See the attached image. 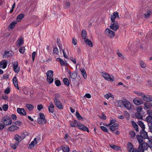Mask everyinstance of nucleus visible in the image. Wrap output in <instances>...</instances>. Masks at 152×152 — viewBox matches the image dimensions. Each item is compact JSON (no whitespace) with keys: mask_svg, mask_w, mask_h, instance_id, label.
<instances>
[{"mask_svg":"<svg viewBox=\"0 0 152 152\" xmlns=\"http://www.w3.org/2000/svg\"><path fill=\"white\" fill-rule=\"evenodd\" d=\"M85 41L86 45L91 47H93V44L91 41L88 39H85Z\"/></svg>","mask_w":152,"mask_h":152,"instance_id":"72a5a7b5","label":"nucleus"},{"mask_svg":"<svg viewBox=\"0 0 152 152\" xmlns=\"http://www.w3.org/2000/svg\"><path fill=\"white\" fill-rule=\"evenodd\" d=\"M10 88H9L8 87L5 89L4 91V93L6 94H8L10 92Z\"/></svg>","mask_w":152,"mask_h":152,"instance_id":"4d7b16f0","label":"nucleus"},{"mask_svg":"<svg viewBox=\"0 0 152 152\" xmlns=\"http://www.w3.org/2000/svg\"><path fill=\"white\" fill-rule=\"evenodd\" d=\"M112 96H113L110 93H108L104 95V97L107 99H108L110 97H113Z\"/></svg>","mask_w":152,"mask_h":152,"instance_id":"8fccbe9b","label":"nucleus"},{"mask_svg":"<svg viewBox=\"0 0 152 152\" xmlns=\"http://www.w3.org/2000/svg\"><path fill=\"white\" fill-rule=\"evenodd\" d=\"M39 117L37 119V121L39 124H44L46 123V120L43 113H40L39 114Z\"/></svg>","mask_w":152,"mask_h":152,"instance_id":"39448f33","label":"nucleus"},{"mask_svg":"<svg viewBox=\"0 0 152 152\" xmlns=\"http://www.w3.org/2000/svg\"><path fill=\"white\" fill-rule=\"evenodd\" d=\"M77 41L75 38H73L72 40V43L74 45H76L77 44Z\"/></svg>","mask_w":152,"mask_h":152,"instance_id":"0e129e2a","label":"nucleus"},{"mask_svg":"<svg viewBox=\"0 0 152 152\" xmlns=\"http://www.w3.org/2000/svg\"><path fill=\"white\" fill-rule=\"evenodd\" d=\"M80 70L82 73V75L84 79H86L87 77V76L86 71L84 68L80 69Z\"/></svg>","mask_w":152,"mask_h":152,"instance_id":"a878e982","label":"nucleus"},{"mask_svg":"<svg viewBox=\"0 0 152 152\" xmlns=\"http://www.w3.org/2000/svg\"><path fill=\"white\" fill-rule=\"evenodd\" d=\"M14 139L17 142V143H19L22 140V139L21 136L18 134H16L15 135Z\"/></svg>","mask_w":152,"mask_h":152,"instance_id":"a211bd4d","label":"nucleus"},{"mask_svg":"<svg viewBox=\"0 0 152 152\" xmlns=\"http://www.w3.org/2000/svg\"><path fill=\"white\" fill-rule=\"evenodd\" d=\"M17 112L20 115H26V112L23 108H18Z\"/></svg>","mask_w":152,"mask_h":152,"instance_id":"dca6fc26","label":"nucleus"},{"mask_svg":"<svg viewBox=\"0 0 152 152\" xmlns=\"http://www.w3.org/2000/svg\"><path fill=\"white\" fill-rule=\"evenodd\" d=\"M17 45L19 46L21 45L23 43V38H20L17 40Z\"/></svg>","mask_w":152,"mask_h":152,"instance_id":"7c9ffc66","label":"nucleus"},{"mask_svg":"<svg viewBox=\"0 0 152 152\" xmlns=\"http://www.w3.org/2000/svg\"><path fill=\"white\" fill-rule=\"evenodd\" d=\"M117 17L118 18H120L118 13L117 12H115L111 14V16L110 19L112 22L116 21L115 20V19Z\"/></svg>","mask_w":152,"mask_h":152,"instance_id":"9d476101","label":"nucleus"},{"mask_svg":"<svg viewBox=\"0 0 152 152\" xmlns=\"http://www.w3.org/2000/svg\"><path fill=\"white\" fill-rule=\"evenodd\" d=\"M129 134L130 135V137L131 138H133L135 136V133L134 131H130Z\"/></svg>","mask_w":152,"mask_h":152,"instance_id":"37998d69","label":"nucleus"},{"mask_svg":"<svg viewBox=\"0 0 152 152\" xmlns=\"http://www.w3.org/2000/svg\"><path fill=\"white\" fill-rule=\"evenodd\" d=\"M62 149L63 152H69V148L68 146L66 145L62 148Z\"/></svg>","mask_w":152,"mask_h":152,"instance_id":"473e14b6","label":"nucleus"},{"mask_svg":"<svg viewBox=\"0 0 152 152\" xmlns=\"http://www.w3.org/2000/svg\"><path fill=\"white\" fill-rule=\"evenodd\" d=\"M60 98V96L58 94H56L53 100L55 104L57 107L60 109H63V106L61 102V101L59 100V99Z\"/></svg>","mask_w":152,"mask_h":152,"instance_id":"f03ea898","label":"nucleus"},{"mask_svg":"<svg viewBox=\"0 0 152 152\" xmlns=\"http://www.w3.org/2000/svg\"><path fill=\"white\" fill-rule=\"evenodd\" d=\"M141 95L143 100L147 102H152V96L149 95L145 96L141 93Z\"/></svg>","mask_w":152,"mask_h":152,"instance_id":"9b49d317","label":"nucleus"},{"mask_svg":"<svg viewBox=\"0 0 152 152\" xmlns=\"http://www.w3.org/2000/svg\"><path fill=\"white\" fill-rule=\"evenodd\" d=\"M104 32L106 35L111 38H113L115 35V32L108 28L105 29Z\"/></svg>","mask_w":152,"mask_h":152,"instance_id":"6e6552de","label":"nucleus"},{"mask_svg":"<svg viewBox=\"0 0 152 152\" xmlns=\"http://www.w3.org/2000/svg\"><path fill=\"white\" fill-rule=\"evenodd\" d=\"M148 148V144L146 142H142L138 146V149L140 152H144V150Z\"/></svg>","mask_w":152,"mask_h":152,"instance_id":"1a4fd4ad","label":"nucleus"},{"mask_svg":"<svg viewBox=\"0 0 152 152\" xmlns=\"http://www.w3.org/2000/svg\"><path fill=\"white\" fill-rule=\"evenodd\" d=\"M12 81L14 86L17 88V89L19 90V88L18 86V80L16 76H14L13 77L12 79Z\"/></svg>","mask_w":152,"mask_h":152,"instance_id":"aec40b11","label":"nucleus"},{"mask_svg":"<svg viewBox=\"0 0 152 152\" xmlns=\"http://www.w3.org/2000/svg\"><path fill=\"white\" fill-rule=\"evenodd\" d=\"M35 145V144L32 142H31L29 145L28 148L29 149H31L33 148Z\"/></svg>","mask_w":152,"mask_h":152,"instance_id":"5fc2aeb1","label":"nucleus"},{"mask_svg":"<svg viewBox=\"0 0 152 152\" xmlns=\"http://www.w3.org/2000/svg\"><path fill=\"white\" fill-rule=\"evenodd\" d=\"M76 116L77 118L79 120L83 121V118L81 117L78 111H77L76 113Z\"/></svg>","mask_w":152,"mask_h":152,"instance_id":"e433bc0d","label":"nucleus"},{"mask_svg":"<svg viewBox=\"0 0 152 152\" xmlns=\"http://www.w3.org/2000/svg\"><path fill=\"white\" fill-rule=\"evenodd\" d=\"M78 128L83 131H87L88 132H89L88 128L85 125L80 124V125H79Z\"/></svg>","mask_w":152,"mask_h":152,"instance_id":"f3484780","label":"nucleus"},{"mask_svg":"<svg viewBox=\"0 0 152 152\" xmlns=\"http://www.w3.org/2000/svg\"><path fill=\"white\" fill-rule=\"evenodd\" d=\"M26 107L30 111L32 110L34 108V106L30 104H26Z\"/></svg>","mask_w":152,"mask_h":152,"instance_id":"c9c22d12","label":"nucleus"},{"mask_svg":"<svg viewBox=\"0 0 152 152\" xmlns=\"http://www.w3.org/2000/svg\"><path fill=\"white\" fill-rule=\"evenodd\" d=\"M117 106L119 107H125L128 110H130L132 107L130 103L127 100L124 99L123 100H119L117 101Z\"/></svg>","mask_w":152,"mask_h":152,"instance_id":"f257e3e1","label":"nucleus"},{"mask_svg":"<svg viewBox=\"0 0 152 152\" xmlns=\"http://www.w3.org/2000/svg\"><path fill=\"white\" fill-rule=\"evenodd\" d=\"M9 74H6L3 75L2 77V78L4 79H6L9 78Z\"/></svg>","mask_w":152,"mask_h":152,"instance_id":"680f3d73","label":"nucleus"},{"mask_svg":"<svg viewBox=\"0 0 152 152\" xmlns=\"http://www.w3.org/2000/svg\"><path fill=\"white\" fill-rule=\"evenodd\" d=\"M18 62L16 61L13 65V69L14 71L16 73H18L20 71V67H18Z\"/></svg>","mask_w":152,"mask_h":152,"instance_id":"ddd939ff","label":"nucleus"},{"mask_svg":"<svg viewBox=\"0 0 152 152\" xmlns=\"http://www.w3.org/2000/svg\"><path fill=\"white\" fill-rule=\"evenodd\" d=\"M132 124L133 127L135 129L136 131L137 132H139L138 126L136 123L133 121H132Z\"/></svg>","mask_w":152,"mask_h":152,"instance_id":"c85d7f7f","label":"nucleus"},{"mask_svg":"<svg viewBox=\"0 0 152 152\" xmlns=\"http://www.w3.org/2000/svg\"><path fill=\"white\" fill-rule=\"evenodd\" d=\"M138 124L141 128L142 129L141 130L144 131L145 129V126L143 123L142 121H139L138 122Z\"/></svg>","mask_w":152,"mask_h":152,"instance_id":"2f4dec72","label":"nucleus"},{"mask_svg":"<svg viewBox=\"0 0 152 152\" xmlns=\"http://www.w3.org/2000/svg\"><path fill=\"white\" fill-rule=\"evenodd\" d=\"M151 104L150 103L147 102L144 103V105L146 109H149L151 107Z\"/></svg>","mask_w":152,"mask_h":152,"instance_id":"49530a36","label":"nucleus"},{"mask_svg":"<svg viewBox=\"0 0 152 152\" xmlns=\"http://www.w3.org/2000/svg\"><path fill=\"white\" fill-rule=\"evenodd\" d=\"M11 147L14 149H15L18 145V143H16L15 144L11 143L10 144Z\"/></svg>","mask_w":152,"mask_h":152,"instance_id":"79ce46f5","label":"nucleus"},{"mask_svg":"<svg viewBox=\"0 0 152 152\" xmlns=\"http://www.w3.org/2000/svg\"><path fill=\"white\" fill-rule=\"evenodd\" d=\"M151 11L149 10L147 11L146 13L144 14L145 18H147L149 17L150 15Z\"/></svg>","mask_w":152,"mask_h":152,"instance_id":"603ef678","label":"nucleus"},{"mask_svg":"<svg viewBox=\"0 0 152 152\" xmlns=\"http://www.w3.org/2000/svg\"><path fill=\"white\" fill-rule=\"evenodd\" d=\"M101 128L103 131L107 133H108V131L106 127L104 126H101Z\"/></svg>","mask_w":152,"mask_h":152,"instance_id":"09e8293b","label":"nucleus"},{"mask_svg":"<svg viewBox=\"0 0 152 152\" xmlns=\"http://www.w3.org/2000/svg\"><path fill=\"white\" fill-rule=\"evenodd\" d=\"M54 106L52 102H50V106L48 107V110L50 113H53L54 111Z\"/></svg>","mask_w":152,"mask_h":152,"instance_id":"4be33fe9","label":"nucleus"},{"mask_svg":"<svg viewBox=\"0 0 152 152\" xmlns=\"http://www.w3.org/2000/svg\"><path fill=\"white\" fill-rule=\"evenodd\" d=\"M136 118L139 119H142V115L140 114V113H136L135 114Z\"/></svg>","mask_w":152,"mask_h":152,"instance_id":"ea45409f","label":"nucleus"},{"mask_svg":"<svg viewBox=\"0 0 152 152\" xmlns=\"http://www.w3.org/2000/svg\"><path fill=\"white\" fill-rule=\"evenodd\" d=\"M133 102L134 104L137 105H139L143 103L142 100L139 98L134 99Z\"/></svg>","mask_w":152,"mask_h":152,"instance_id":"2eb2a0df","label":"nucleus"},{"mask_svg":"<svg viewBox=\"0 0 152 152\" xmlns=\"http://www.w3.org/2000/svg\"><path fill=\"white\" fill-rule=\"evenodd\" d=\"M53 53L56 55H58L59 52L58 49L56 47L53 48Z\"/></svg>","mask_w":152,"mask_h":152,"instance_id":"de8ad7c7","label":"nucleus"},{"mask_svg":"<svg viewBox=\"0 0 152 152\" xmlns=\"http://www.w3.org/2000/svg\"><path fill=\"white\" fill-rule=\"evenodd\" d=\"M1 122L5 125H10L12 124L11 118L8 116H4L1 119Z\"/></svg>","mask_w":152,"mask_h":152,"instance_id":"20e7f679","label":"nucleus"},{"mask_svg":"<svg viewBox=\"0 0 152 152\" xmlns=\"http://www.w3.org/2000/svg\"><path fill=\"white\" fill-rule=\"evenodd\" d=\"M146 120L148 123V126L152 125V116L149 115L146 117Z\"/></svg>","mask_w":152,"mask_h":152,"instance_id":"5701e85b","label":"nucleus"},{"mask_svg":"<svg viewBox=\"0 0 152 152\" xmlns=\"http://www.w3.org/2000/svg\"><path fill=\"white\" fill-rule=\"evenodd\" d=\"M25 15L24 14L21 13L17 17L16 20L18 21H20L24 17Z\"/></svg>","mask_w":152,"mask_h":152,"instance_id":"c756f323","label":"nucleus"},{"mask_svg":"<svg viewBox=\"0 0 152 152\" xmlns=\"http://www.w3.org/2000/svg\"><path fill=\"white\" fill-rule=\"evenodd\" d=\"M110 146L111 148L116 150H119L120 149V148L119 147L116 146L113 144H111L110 145Z\"/></svg>","mask_w":152,"mask_h":152,"instance_id":"f704fd0d","label":"nucleus"},{"mask_svg":"<svg viewBox=\"0 0 152 152\" xmlns=\"http://www.w3.org/2000/svg\"><path fill=\"white\" fill-rule=\"evenodd\" d=\"M47 76V82L49 83H52L54 80L53 77V72L52 70H49L46 72Z\"/></svg>","mask_w":152,"mask_h":152,"instance_id":"7ed1b4c3","label":"nucleus"},{"mask_svg":"<svg viewBox=\"0 0 152 152\" xmlns=\"http://www.w3.org/2000/svg\"><path fill=\"white\" fill-rule=\"evenodd\" d=\"M103 74L102 76L106 80L112 82L114 81V79L113 75H110L107 73H104Z\"/></svg>","mask_w":152,"mask_h":152,"instance_id":"423d86ee","label":"nucleus"},{"mask_svg":"<svg viewBox=\"0 0 152 152\" xmlns=\"http://www.w3.org/2000/svg\"><path fill=\"white\" fill-rule=\"evenodd\" d=\"M25 51V49L24 47H21L19 49V52L20 53H23Z\"/></svg>","mask_w":152,"mask_h":152,"instance_id":"13d9d810","label":"nucleus"},{"mask_svg":"<svg viewBox=\"0 0 152 152\" xmlns=\"http://www.w3.org/2000/svg\"><path fill=\"white\" fill-rule=\"evenodd\" d=\"M136 137L140 144L142 143V142H144L143 140L144 139L143 137H141V135L138 134L136 135Z\"/></svg>","mask_w":152,"mask_h":152,"instance_id":"b1692460","label":"nucleus"},{"mask_svg":"<svg viewBox=\"0 0 152 152\" xmlns=\"http://www.w3.org/2000/svg\"><path fill=\"white\" fill-rule=\"evenodd\" d=\"M8 106L6 104H4L3 105V108L4 111H7L8 110Z\"/></svg>","mask_w":152,"mask_h":152,"instance_id":"864d4df0","label":"nucleus"},{"mask_svg":"<svg viewBox=\"0 0 152 152\" xmlns=\"http://www.w3.org/2000/svg\"><path fill=\"white\" fill-rule=\"evenodd\" d=\"M55 84L57 86H58L61 85V81L58 79L57 78H55L54 79Z\"/></svg>","mask_w":152,"mask_h":152,"instance_id":"58836bf2","label":"nucleus"},{"mask_svg":"<svg viewBox=\"0 0 152 152\" xmlns=\"http://www.w3.org/2000/svg\"><path fill=\"white\" fill-rule=\"evenodd\" d=\"M140 66L143 68H144L146 67V64L143 61H140Z\"/></svg>","mask_w":152,"mask_h":152,"instance_id":"a18cd8bd","label":"nucleus"},{"mask_svg":"<svg viewBox=\"0 0 152 152\" xmlns=\"http://www.w3.org/2000/svg\"><path fill=\"white\" fill-rule=\"evenodd\" d=\"M147 113L149 115H152V110L149 109L147 110Z\"/></svg>","mask_w":152,"mask_h":152,"instance_id":"774afa93","label":"nucleus"},{"mask_svg":"<svg viewBox=\"0 0 152 152\" xmlns=\"http://www.w3.org/2000/svg\"><path fill=\"white\" fill-rule=\"evenodd\" d=\"M8 61L7 60H4L0 62V68L2 69H5L7 66V63Z\"/></svg>","mask_w":152,"mask_h":152,"instance_id":"4468645a","label":"nucleus"},{"mask_svg":"<svg viewBox=\"0 0 152 152\" xmlns=\"http://www.w3.org/2000/svg\"><path fill=\"white\" fill-rule=\"evenodd\" d=\"M118 125L117 123L113 124L110 127V130L112 131L118 129Z\"/></svg>","mask_w":152,"mask_h":152,"instance_id":"6ab92c4d","label":"nucleus"},{"mask_svg":"<svg viewBox=\"0 0 152 152\" xmlns=\"http://www.w3.org/2000/svg\"><path fill=\"white\" fill-rule=\"evenodd\" d=\"M16 21L12 22L9 25V28L11 29H13L15 27V24L17 23Z\"/></svg>","mask_w":152,"mask_h":152,"instance_id":"cd10ccee","label":"nucleus"},{"mask_svg":"<svg viewBox=\"0 0 152 152\" xmlns=\"http://www.w3.org/2000/svg\"><path fill=\"white\" fill-rule=\"evenodd\" d=\"M140 135L141 136V137L143 138L144 139H149V137L148 135L147 132L144 130V131L142 130H141L140 132Z\"/></svg>","mask_w":152,"mask_h":152,"instance_id":"f8f14e48","label":"nucleus"},{"mask_svg":"<svg viewBox=\"0 0 152 152\" xmlns=\"http://www.w3.org/2000/svg\"><path fill=\"white\" fill-rule=\"evenodd\" d=\"M12 52L11 51H5L2 57L3 58L8 57L12 56Z\"/></svg>","mask_w":152,"mask_h":152,"instance_id":"412c9836","label":"nucleus"},{"mask_svg":"<svg viewBox=\"0 0 152 152\" xmlns=\"http://www.w3.org/2000/svg\"><path fill=\"white\" fill-rule=\"evenodd\" d=\"M87 32L86 30L83 29L82 31L81 36L83 39H86V38Z\"/></svg>","mask_w":152,"mask_h":152,"instance_id":"bb28decb","label":"nucleus"},{"mask_svg":"<svg viewBox=\"0 0 152 152\" xmlns=\"http://www.w3.org/2000/svg\"><path fill=\"white\" fill-rule=\"evenodd\" d=\"M70 76L72 78L74 79H75L77 76V74L76 72H73L72 74H70Z\"/></svg>","mask_w":152,"mask_h":152,"instance_id":"4c0bfd02","label":"nucleus"},{"mask_svg":"<svg viewBox=\"0 0 152 152\" xmlns=\"http://www.w3.org/2000/svg\"><path fill=\"white\" fill-rule=\"evenodd\" d=\"M64 83L66 86H69V82L68 79L66 78L63 79Z\"/></svg>","mask_w":152,"mask_h":152,"instance_id":"a19ab883","label":"nucleus"},{"mask_svg":"<svg viewBox=\"0 0 152 152\" xmlns=\"http://www.w3.org/2000/svg\"><path fill=\"white\" fill-rule=\"evenodd\" d=\"M36 54L35 52H34L32 53V59L33 61H34Z\"/></svg>","mask_w":152,"mask_h":152,"instance_id":"69168bd1","label":"nucleus"},{"mask_svg":"<svg viewBox=\"0 0 152 152\" xmlns=\"http://www.w3.org/2000/svg\"><path fill=\"white\" fill-rule=\"evenodd\" d=\"M142 109V107L141 106H140L138 107H137V113H140V112L141 111V110Z\"/></svg>","mask_w":152,"mask_h":152,"instance_id":"6e6d98bb","label":"nucleus"},{"mask_svg":"<svg viewBox=\"0 0 152 152\" xmlns=\"http://www.w3.org/2000/svg\"><path fill=\"white\" fill-rule=\"evenodd\" d=\"M116 120L115 119L112 120H111L110 123L109 124H108V125H105L104 124H103V125L104 126H109L111 125L112 124H113L115 123L116 122Z\"/></svg>","mask_w":152,"mask_h":152,"instance_id":"c03bdc74","label":"nucleus"},{"mask_svg":"<svg viewBox=\"0 0 152 152\" xmlns=\"http://www.w3.org/2000/svg\"><path fill=\"white\" fill-rule=\"evenodd\" d=\"M69 123L70 124V125L72 127H76V125L75 124V123L74 122H73V121H70Z\"/></svg>","mask_w":152,"mask_h":152,"instance_id":"bf43d9fd","label":"nucleus"},{"mask_svg":"<svg viewBox=\"0 0 152 152\" xmlns=\"http://www.w3.org/2000/svg\"><path fill=\"white\" fill-rule=\"evenodd\" d=\"M19 128V127L16 126L12 125L8 128V130L10 131L13 132L14 131L18 129Z\"/></svg>","mask_w":152,"mask_h":152,"instance_id":"393cba45","label":"nucleus"},{"mask_svg":"<svg viewBox=\"0 0 152 152\" xmlns=\"http://www.w3.org/2000/svg\"><path fill=\"white\" fill-rule=\"evenodd\" d=\"M43 108V106L42 104L38 105L37 109L39 111L41 110Z\"/></svg>","mask_w":152,"mask_h":152,"instance_id":"e2e57ef3","label":"nucleus"},{"mask_svg":"<svg viewBox=\"0 0 152 152\" xmlns=\"http://www.w3.org/2000/svg\"><path fill=\"white\" fill-rule=\"evenodd\" d=\"M112 23L110 26V29L115 31H117L119 28V24L118 22L115 21L112 22Z\"/></svg>","mask_w":152,"mask_h":152,"instance_id":"0eeeda50","label":"nucleus"},{"mask_svg":"<svg viewBox=\"0 0 152 152\" xmlns=\"http://www.w3.org/2000/svg\"><path fill=\"white\" fill-rule=\"evenodd\" d=\"M21 123V122L19 121H17L15 122H13L12 123L13 124L16 125H19Z\"/></svg>","mask_w":152,"mask_h":152,"instance_id":"052dcab7","label":"nucleus"},{"mask_svg":"<svg viewBox=\"0 0 152 152\" xmlns=\"http://www.w3.org/2000/svg\"><path fill=\"white\" fill-rule=\"evenodd\" d=\"M62 51L63 53V56L64 57L66 58H68V56L66 55V53L65 52L64 49H62Z\"/></svg>","mask_w":152,"mask_h":152,"instance_id":"338daca9","label":"nucleus"},{"mask_svg":"<svg viewBox=\"0 0 152 152\" xmlns=\"http://www.w3.org/2000/svg\"><path fill=\"white\" fill-rule=\"evenodd\" d=\"M57 43L59 47L60 50L61 51V50H62V49H62V45L61 44H60V42L58 41V39H57Z\"/></svg>","mask_w":152,"mask_h":152,"instance_id":"3c124183","label":"nucleus"}]
</instances>
